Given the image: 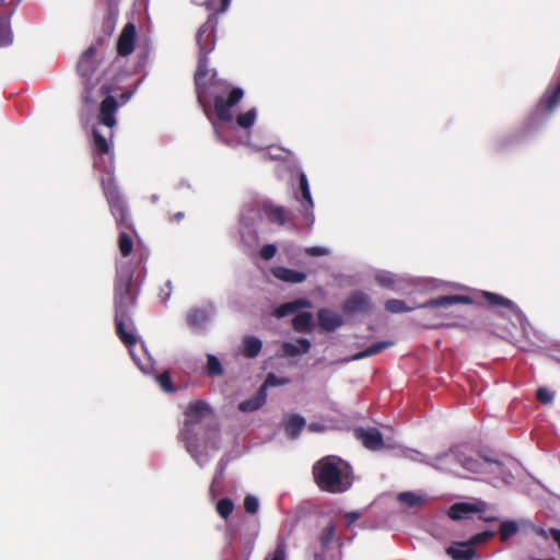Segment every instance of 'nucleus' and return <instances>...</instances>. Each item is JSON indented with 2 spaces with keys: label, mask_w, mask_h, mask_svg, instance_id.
<instances>
[{
  "label": "nucleus",
  "mask_w": 560,
  "mask_h": 560,
  "mask_svg": "<svg viewBox=\"0 0 560 560\" xmlns=\"http://www.w3.org/2000/svg\"><path fill=\"white\" fill-rule=\"evenodd\" d=\"M217 25L218 18L215 14H211L197 32L196 42L199 47V56L194 75L195 89L197 100L202 106L208 105V94H210L213 98V108L218 120L231 122L233 120L231 109L244 97L243 89L232 86L229 82L217 79L215 71L210 78V84L208 85L206 82L209 73L208 55L215 47Z\"/></svg>",
  "instance_id": "f257e3e1"
},
{
  "label": "nucleus",
  "mask_w": 560,
  "mask_h": 560,
  "mask_svg": "<svg viewBox=\"0 0 560 560\" xmlns=\"http://www.w3.org/2000/svg\"><path fill=\"white\" fill-rule=\"evenodd\" d=\"M137 296L132 268L128 264L119 266L114 287L115 326L117 336L128 348L137 343L132 320Z\"/></svg>",
  "instance_id": "f03ea898"
},
{
  "label": "nucleus",
  "mask_w": 560,
  "mask_h": 560,
  "mask_svg": "<svg viewBox=\"0 0 560 560\" xmlns=\"http://www.w3.org/2000/svg\"><path fill=\"white\" fill-rule=\"evenodd\" d=\"M313 478L322 491L343 493L353 482L351 466L337 456H325L313 465Z\"/></svg>",
  "instance_id": "7ed1b4c3"
},
{
  "label": "nucleus",
  "mask_w": 560,
  "mask_h": 560,
  "mask_svg": "<svg viewBox=\"0 0 560 560\" xmlns=\"http://www.w3.org/2000/svg\"><path fill=\"white\" fill-rule=\"evenodd\" d=\"M208 413H211V409L207 402L197 400L190 404L185 411L184 427L179 432V439L185 443L187 452L196 460L199 456L198 430Z\"/></svg>",
  "instance_id": "20e7f679"
},
{
  "label": "nucleus",
  "mask_w": 560,
  "mask_h": 560,
  "mask_svg": "<svg viewBox=\"0 0 560 560\" xmlns=\"http://www.w3.org/2000/svg\"><path fill=\"white\" fill-rule=\"evenodd\" d=\"M103 189L119 232H135L131 215L115 180L113 178L103 180Z\"/></svg>",
  "instance_id": "39448f33"
},
{
  "label": "nucleus",
  "mask_w": 560,
  "mask_h": 560,
  "mask_svg": "<svg viewBox=\"0 0 560 560\" xmlns=\"http://www.w3.org/2000/svg\"><path fill=\"white\" fill-rule=\"evenodd\" d=\"M114 86L112 84H103L100 88V93L104 96L100 104L97 121L113 129L117 125L116 113L119 108V103L115 96L112 95Z\"/></svg>",
  "instance_id": "423d86ee"
},
{
  "label": "nucleus",
  "mask_w": 560,
  "mask_h": 560,
  "mask_svg": "<svg viewBox=\"0 0 560 560\" xmlns=\"http://www.w3.org/2000/svg\"><path fill=\"white\" fill-rule=\"evenodd\" d=\"M337 526L334 521H330L320 532L317 538V544L314 547V559L315 560H334L331 555H328L332 550V545L337 541L336 537Z\"/></svg>",
  "instance_id": "0eeeda50"
},
{
  "label": "nucleus",
  "mask_w": 560,
  "mask_h": 560,
  "mask_svg": "<svg viewBox=\"0 0 560 560\" xmlns=\"http://www.w3.org/2000/svg\"><path fill=\"white\" fill-rule=\"evenodd\" d=\"M96 52V48L89 47L80 57L77 65L78 74L84 78L86 83L91 85H94V83L98 81Z\"/></svg>",
  "instance_id": "6e6552de"
},
{
  "label": "nucleus",
  "mask_w": 560,
  "mask_h": 560,
  "mask_svg": "<svg viewBox=\"0 0 560 560\" xmlns=\"http://www.w3.org/2000/svg\"><path fill=\"white\" fill-rule=\"evenodd\" d=\"M261 210L269 223L277 224L278 226L288 225L292 229L299 228L291 211L282 206L265 202Z\"/></svg>",
  "instance_id": "1a4fd4ad"
},
{
  "label": "nucleus",
  "mask_w": 560,
  "mask_h": 560,
  "mask_svg": "<svg viewBox=\"0 0 560 560\" xmlns=\"http://www.w3.org/2000/svg\"><path fill=\"white\" fill-rule=\"evenodd\" d=\"M299 186H300L301 196L300 197L296 196V199L302 202L303 208H304V210H303L304 224L307 228H311L314 223V215H313L314 202H313V199L311 196L307 177L303 172H301L299 175Z\"/></svg>",
  "instance_id": "9d476101"
},
{
  "label": "nucleus",
  "mask_w": 560,
  "mask_h": 560,
  "mask_svg": "<svg viewBox=\"0 0 560 560\" xmlns=\"http://www.w3.org/2000/svg\"><path fill=\"white\" fill-rule=\"evenodd\" d=\"M480 296L482 298V302L487 306L497 310L501 315H509L511 313H517L518 308L515 303L500 294L481 291Z\"/></svg>",
  "instance_id": "9b49d317"
},
{
  "label": "nucleus",
  "mask_w": 560,
  "mask_h": 560,
  "mask_svg": "<svg viewBox=\"0 0 560 560\" xmlns=\"http://www.w3.org/2000/svg\"><path fill=\"white\" fill-rule=\"evenodd\" d=\"M346 314H370L372 302L368 294L362 291L352 293L342 304Z\"/></svg>",
  "instance_id": "f8f14e48"
},
{
  "label": "nucleus",
  "mask_w": 560,
  "mask_h": 560,
  "mask_svg": "<svg viewBox=\"0 0 560 560\" xmlns=\"http://www.w3.org/2000/svg\"><path fill=\"white\" fill-rule=\"evenodd\" d=\"M354 436L370 451H380L384 447L383 435L376 428H357Z\"/></svg>",
  "instance_id": "ddd939ff"
},
{
  "label": "nucleus",
  "mask_w": 560,
  "mask_h": 560,
  "mask_svg": "<svg viewBox=\"0 0 560 560\" xmlns=\"http://www.w3.org/2000/svg\"><path fill=\"white\" fill-rule=\"evenodd\" d=\"M476 300L469 295L455 294V295H442L419 305L422 308H435V307H447L454 304H474Z\"/></svg>",
  "instance_id": "4468645a"
},
{
  "label": "nucleus",
  "mask_w": 560,
  "mask_h": 560,
  "mask_svg": "<svg viewBox=\"0 0 560 560\" xmlns=\"http://www.w3.org/2000/svg\"><path fill=\"white\" fill-rule=\"evenodd\" d=\"M136 26L133 23H127L117 40V54L121 57L129 56L135 50Z\"/></svg>",
  "instance_id": "2eb2a0df"
},
{
  "label": "nucleus",
  "mask_w": 560,
  "mask_h": 560,
  "mask_svg": "<svg viewBox=\"0 0 560 560\" xmlns=\"http://www.w3.org/2000/svg\"><path fill=\"white\" fill-rule=\"evenodd\" d=\"M487 510L486 502H477V503H467L460 502L453 504L448 511L447 515L450 518L458 521L467 517L470 513H483Z\"/></svg>",
  "instance_id": "dca6fc26"
},
{
  "label": "nucleus",
  "mask_w": 560,
  "mask_h": 560,
  "mask_svg": "<svg viewBox=\"0 0 560 560\" xmlns=\"http://www.w3.org/2000/svg\"><path fill=\"white\" fill-rule=\"evenodd\" d=\"M319 327L325 331H334L343 324L342 316L329 308H319L317 311Z\"/></svg>",
  "instance_id": "f3484780"
},
{
  "label": "nucleus",
  "mask_w": 560,
  "mask_h": 560,
  "mask_svg": "<svg viewBox=\"0 0 560 560\" xmlns=\"http://www.w3.org/2000/svg\"><path fill=\"white\" fill-rule=\"evenodd\" d=\"M446 553L453 560H472L476 557V550L469 542H455L446 549Z\"/></svg>",
  "instance_id": "a211bd4d"
},
{
  "label": "nucleus",
  "mask_w": 560,
  "mask_h": 560,
  "mask_svg": "<svg viewBox=\"0 0 560 560\" xmlns=\"http://www.w3.org/2000/svg\"><path fill=\"white\" fill-rule=\"evenodd\" d=\"M311 342L306 338H299L295 342L285 341L282 343V352L287 357L305 354L311 350Z\"/></svg>",
  "instance_id": "6ab92c4d"
},
{
  "label": "nucleus",
  "mask_w": 560,
  "mask_h": 560,
  "mask_svg": "<svg viewBox=\"0 0 560 560\" xmlns=\"http://www.w3.org/2000/svg\"><path fill=\"white\" fill-rule=\"evenodd\" d=\"M272 275L283 281L289 283H300L306 279V273L302 271H296L287 267H277L272 269Z\"/></svg>",
  "instance_id": "aec40b11"
},
{
  "label": "nucleus",
  "mask_w": 560,
  "mask_h": 560,
  "mask_svg": "<svg viewBox=\"0 0 560 560\" xmlns=\"http://www.w3.org/2000/svg\"><path fill=\"white\" fill-rule=\"evenodd\" d=\"M560 104V82L545 92L539 101V106L546 112H552Z\"/></svg>",
  "instance_id": "412c9836"
},
{
  "label": "nucleus",
  "mask_w": 560,
  "mask_h": 560,
  "mask_svg": "<svg viewBox=\"0 0 560 560\" xmlns=\"http://www.w3.org/2000/svg\"><path fill=\"white\" fill-rule=\"evenodd\" d=\"M311 302L307 299H298L281 304L275 310V316L278 318L295 313L300 308L310 307Z\"/></svg>",
  "instance_id": "4be33fe9"
},
{
  "label": "nucleus",
  "mask_w": 560,
  "mask_h": 560,
  "mask_svg": "<svg viewBox=\"0 0 560 560\" xmlns=\"http://www.w3.org/2000/svg\"><path fill=\"white\" fill-rule=\"evenodd\" d=\"M292 327L296 332H311L314 328L313 315L310 312L296 314L292 319Z\"/></svg>",
  "instance_id": "5701e85b"
},
{
  "label": "nucleus",
  "mask_w": 560,
  "mask_h": 560,
  "mask_svg": "<svg viewBox=\"0 0 560 560\" xmlns=\"http://www.w3.org/2000/svg\"><path fill=\"white\" fill-rule=\"evenodd\" d=\"M266 401V393L264 388H259L257 394L238 404V410L242 412H253L258 410Z\"/></svg>",
  "instance_id": "b1692460"
},
{
  "label": "nucleus",
  "mask_w": 560,
  "mask_h": 560,
  "mask_svg": "<svg viewBox=\"0 0 560 560\" xmlns=\"http://www.w3.org/2000/svg\"><path fill=\"white\" fill-rule=\"evenodd\" d=\"M305 427V419L299 415H291L285 424V434L291 439H296Z\"/></svg>",
  "instance_id": "393cba45"
},
{
  "label": "nucleus",
  "mask_w": 560,
  "mask_h": 560,
  "mask_svg": "<svg viewBox=\"0 0 560 560\" xmlns=\"http://www.w3.org/2000/svg\"><path fill=\"white\" fill-rule=\"evenodd\" d=\"M261 348L262 342L257 337L246 336L243 339V354L248 359L256 358L261 351Z\"/></svg>",
  "instance_id": "a878e982"
},
{
  "label": "nucleus",
  "mask_w": 560,
  "mask_h": 560,
  "mask_svg": "<svg viewBox=\"0 0 560 560\" xmlns=\"http://www.w3.org/2000/svg\"><path fill=\"white\" fill-rule=\"evenodd\" d=\"M392 345H393L392 341H377V342L371 345L370 347H368L366 349H364L363 351H360V352L353 354L352 359L361 360V359H364L368 357L375 355V354L382 352L383 350L389 348Z\"/></svg>",
  "instance_id": "bb28decb"
},
{
  "label": "nucleus",
  "mask_w": 560,
  "mask_h": 560,
  "mask_svg": "<svg viewBox=\"0 0 560 560\" xmlns=\"http://www.w3.org/2000/svg\"><path fill=\"white\" fill-rule=\"evenodd\" d=\"M208 320V313L202 308H192L187 314V323L190 327L200 328Z\"/></svg>",
  "instance_id": "cd10ccee"
},
{
  "label": "nucleus",
  "mask_w": 560,
  "mask_h": 560,
  "mask_svg": "<svg viewBox=\"0 0 560 560\" xmlns=\"http://www.w3.org/2000/svg\"><path fill=\"white\" fill-rule=\"evenodd\" d=\"M132 232H119L118 248L122 257H128L133 248V241L131 237Z\"/></svg>",
  "instance_id": "c85d7f7f"
},
{
  "label": "nucleus",
  "mask_w": 560,
  "mask_h": 560,
  "mask_svg": "<svg viewBox=\"0 0 560 560\" xmlns=\"http://www.w3.org/2000/svg\"><path fill=\"white\" fill-rule=\"evenodd\" d=\"M256 117V108H250L247 112L237 115L235 120L238 127L243 129H248L255 124Z\"/></svg>",
  "instance_id": "c756f323"
},
{
  "label": "nucleus",
  "mask_w": 560,
  "mask_h": 560,
  "mask_svg": "<svg viewBox=\"0 0 560 560\" xmlns=\"http://www.w3.org/2000/svg\"><path fill=\"white\" fill-rule=\"evenodd\" d=\"M398 500L410 508H418L424 503V499L413 492L406 491L398 494Z\"/></svg>",
  "instance_id": "7c9ffc66"
},
{
  "label": "nucleus",
  "mask_w": 560,
  "mask_h": 560,
  "mask_svg": "<svg viewBox=\"0 0 560 560\" xmlns=\"http://www.w3.org/2000/svg\"><path fill=\"white\" fill-rule=\"evenodd\" d=\"M93 147L95 152L100 154H108L110 152V145L108 141L96 129L93 130Z\"/></svg>",
  "instance_id": "2f4dec72"
},
{
  "label": "nucleus",
  "mask_w": 560,
  "mask_h": 560,
  "mask_svg": "<svg viewBox=\"0 0 560 560\" xmlns=\"http://www.w3.org/2000/svg\"><path fill=\"white\" fill-rule=\"evenodd\" d=\"M518 532V525L515 521H504L500 525V539L506 541Z\"/></svg>",
  "instance_id": "473e14b6"
},
{
  "label": "nucleus",
  "mask_w": 560,
  "mask_h": 560,
  "mask_svg": "<svg viewBox=\"0 0 560 560\" xmlns=\"http://www.w3.org/2000/svg\"><path fill=\"white\" fill-rule=\"evenodd\" d=\"M416 307L408 306L402 300L390 299L385 302V310L389 313H405L415 310Z\"/></svg>",
  "instance_id": "72a5a7b5"
},
{
  "label": "nucleus",
  "mask_w": 560,
  "mask_h": 560,
  "mask_svg": "<svg viewBox=\"0 0 560 560\" xmlns=\"http://www.w3.org/2000/svg\"><path fill=\"white\" fill-rule=\"evenodd\" d=\"M234 510V503L229 498H222L217 502L215 511L224 520H228Z\"/></svg>",
  "instance_id": "f704fd0d"
},
{
  "label": "nucleus",
  "mask_w": 560,
  "mask_h": 560,
  "mask_svg": "<svg viewBox=\"0 0 560 560\" xmlns=\"http://www.w3.org/2000/svg\"><path fill=\"white\" fill-rule=\"evenodd\" d=\"M207 374L210 376H220L223 374V368L219 359L213 354H208L207 357Z\"/></svg>",
  "instance_id": "c9c22d12"
},
{
  "label": "nucleus",
  "mask_w": 560,
  "mask_h": 560,
  "mask_svg": "<svg viewBox=\"0 0 560 560\" xmlns=\"http://www.w3.org/2000/svg\"><path fill=\"white\" fill-rule=\"evenodd\" d=\"M156 382H158L159 386L165 393H174L175 392V387H174V384L172 382V377H171V374L168 371H164V372L160 373L156 376Z\"/></svg>",
  "instance_id": "e433bc0d"
},
{
  "label": "nucleus",
  "mask_w": 560,
  "mask_h": 560,
  "mask_svg": "<svg viewBox=\"0 0 560 560\" xmlns=\"http://www.w3.org/2000/svg\"><path fill=\"white\" fill-rule=\"evenodd\" d=\"M553 393L546 387H539L536 390V399L542 405L550 404L553 400Z\"/></svg>",
  "instance_id": "4c0bfd02"
},
{
  "label": "nucleus",
  "mask_w": 560,
  "mask_h": 560,
  "mask_svg": "<svg viewBox=\"0 0 560 560\" xmlns=\"http://www.w3.org/2000/svg\"><path fill=\"white\" fill-rule=\"evenodd\" d=\"M259 508V503L256 497L248 494L244 499V510L248 514H256Z\"/></svg>",
  "instance_id": "58836bf2"
},
{
  "label": "nucleus",
  "mask_w": 560,
  "mask_h": 560,
  "mask_svg": "<svg viewBox=\"0 0 560 560\" xmlns=\"http://www.w3.org/2000/svg\"><path fill=\"white\" fill-rule=\"evenodd\" d=\"M285 542L281 539L278 541L275 550L267 560H285Z\"/></svg>",
  "instance_id": "ea45409f"
},
{
  "label": "nucleus",
  "mask_w": 560,
  "mask_h": 560,
  "mask_svg": "<svg viewBox=\"0 0 560 560\" xmlns=\"http://www.w3.org/2000/svg\"><path fill=\"white\" fill-rule=\"evenodd\" d=\"M13 43V34L9 25L0 27V46H9Z\"/></svg>",
  "instance_id": "a19ab883"
},
{
  "label": "nucleus",
  "mask_w": 560,
  "mask_h": 560,
  "mask_svg": "<svg viewBox=\"0 0 560 560\" xmlns=\"http://www.w3.org/2000/svg\"><path fill=\"white\" fill-rule=\"evenodd\" d=\"M493 535H494L493 532L485 530V532L474 535L467 542H469L470 546L472 547L474 545L488 541L491 537H493Z\"/></svg>",
  "instance_id": "79ce46f5"
},
{
  "label": "nucleus",
  "mask_w": 560,
  "mask_h": 560,
  "mask_svg": "<svg viewBox=\"0 0 560 560\" xmlns=\"http://www.w3.org/2000/svg\"><path fill=\"white\" fill-rule=\"evenodd\" d=\"M289 381L285 378H279L275 374L269 373L260 388H264V393H266V388L269 386H278L287 384Z\"/></svg>",
  "instance_id": "37998d69"
},
{
  "label": "nucleus",
  "mask_w": 560,
  "mask_h": 560,
  "mask_svg": "<svg viewBox=\"0 0 560 560\" xmlns=\"http://www.w3.org/2000/svg\"><path fill=\"white\" fill-rule=\"evenodd\" d=\"M459 462H460L462 466L465 469H467L468 471L476 472L480 468V463L476 458L464 457V458H459Z\"/></svg>",
  "instance_id": "c03bdc74"
},
{
  "label": "nucleus",
  "mask_w": 560,
  "mask_h": 560,
  "mask_svg": "<svg viewBox=\"0 0 560 560\" xmlns=\"http://www.w3.org/2000/svg\"><path fill=\"white\" fill-rule=\"evenodd\" d=\"M277 253V247L273 244H266L260 248V257L264 260H270L275 257Z\"/></svg>",
  "instance_id": "a18cd8bd"
},
{
  "label": "nucleus",
  "mask_w": 560,
  "mask_h": 560,
  "mask_svg": "<svg viewBox=\"0 0 560 560\" xmlns=\"http://www.w3.org/2000/svg\"><path fill=\"white\" fill-rule=\"evenodd\" d=\"M305 254L312 257L326 256L329 254L328 249L320 246H311L305 248Z\"/></svg>",
  "instance_id": "49530a36"
},
{
  "label": "nucleus",
  "mask_w": 560,
  "mask_h": 560,
  "mask_svg": "<svg viewBox=\"0 0 560 560\" xmlns=\"http://www.w3.org/2000/svg\"><path fill=\"white\" fill-rule=\"evenodd\" d=\"M377 282L383 287H392L394 284V280L388 275H378L376 277Z\"/></svg>",
  "instance_id": "de8ad7c7"
},
{
  "label": "nucleus",
  "mask_w": 560,
  "mask_h": 560,
  "mask_svg": "<svg viewBox=\"0 0 560 560\" xmlns=\"http://www.w3.org/2000/svg\"><path fill=\"white\" fill-rule=\"evenodd\" d=\"M133 93L135 92L132 90H127V91L122 92L117 100L119 103V106L128 103L129 100L132 97Z\"/></svg>",
  "instance_id": "09e8293b"
},
{
  "label": "nucleus",
  "mask_w": 560,
  "mask_h": 560,
  "mask_svg": "<svg viewBox=\"0 0 560 560\" xmlns=\"http://www.w3.org/2000/svg\"><path fill=\"white\" fill-rule=\"evenodd\" d=\"M361 517V513L358 511H350L345 514V518L348 521L349 524L354 523Z\"/></svg>",
  "instance_id": "8fccbe9b"
},
{
  "label": "nucleus",
  "mask_w": 560,
  "mask_h": 560,
  "mask_svg": "<svg viewBox=\"0 0 560 560\" xmlns=\"http://www.w3.org/2000/svg\"><path fill=\"white\" fill-rule=\"evenodd\" d=\"M231 3V0H220V7L215 10V15L217 13H223L228 10L229 5Z\"/></svg>",
  "instance_id": "3c124183"
},
{
  "label": "nucleus",
  "mask_w": 560,
  "mask_h": 560,
  "mask_svg": "<svg viewBox=\"0 0 560 560\" xmlns=\"http://www.w3.org/2000/svg\"><path fill=\"white\" fill-rule=\"evenodd\" d=\"M224 470H225V467H224V465L222 464V462H220L219 467H218V470H217V474H215V477H214V479H213V481H212V486L217 482V480H218L219 478H221V477L224 475Z\"/></svg>",
  "instance_id": "603ef678"
},
{
  "label": "nucleus",
  "mask_w": 560,
  "mask_h": 560,
  "mask_svg": "<svg viewBox=\"0 0 560 560\" xmlns=\"http://www.w3.org/2000/svg\"><path fill=\"white\" fill-rule=\"evenodd\" d=\"M535 533H536L538 536H540V537H542V538H545V539H548V538H549V536H550V533H548V532H547L546 529H544L542 527H536V528H535Z\"/></svg>",
  "instance_id": "864d4df0"
},
{
  "label": "nucleus",
  "mask_w": 560,
  "mask_h": 560,
  "mask_svg": "<svg viewBox=\"0 0 560 560\" xmlns=\"http://www.w3.org/2000/svg\"><path fill=\"white\" fill-rule=\"evenodd\" d=\"M479 518L486 523H492V522L498 521V517L492 516V515H480Z\"/></svg>",
  "instance_id": "5fc2aeb1"
},
{
  "label": "nucleus",
  "mask_w": 560,
  "mask_h": 560,
  "mask_svg": "<svg viewBox=\"0 0 560 560\" xmlns=\"http://www.w3.org/2000/svg\"><path fill=\"white\" fill-rule=\"evenodd\" d=\"M184 217V213L183 212H177L174 214V219L179 222Z\"/></svg>",
  "instance_id": "6e6d98bb"
},
{
  "label": "nucleus",
  "mask_w": 560,
  "mask_h": 560,
  "mask_svg": "<svg viewBox=\"0 0 560 560\" xmlns=\"http://www.w3.org/2000/svg\"><path fill=\"white\" fill-rule=\"evenodd\" d=\"M210 430H212L214 433H217V432H218V428H217V425H215V424H213V427H212V428H210Z\"/></svg>",
  "instance_id": "4d7b16f0"
},
{
  "label": "nucleus",
  "mask_w": 560,
  "mask_h": 560,
  "mask_svg": "<svg viewBox=\"0 0 560 560\" xmlns=\"http://www.w3.org/2000/svg\"><path fill=\"white\" fill-rule=\"evenodd\" d=\"M0 2L4 4V3H10V2H12V0H0Z\"/></svg>",
  "instance_id": "13d9d810"
}]
</instances>
